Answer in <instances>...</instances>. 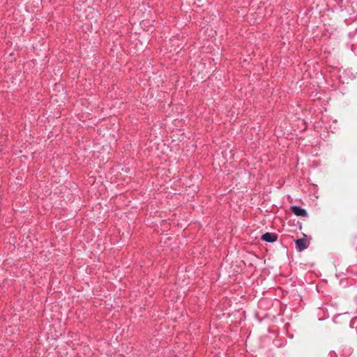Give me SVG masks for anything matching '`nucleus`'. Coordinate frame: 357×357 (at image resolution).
I'll list each match as a JSON object with an SVG mask.
<instances>
[{"mask_svg":"<svg viewBox=\"0 0 357 357\" xmlns=\"http://www.w3.org/2000/svg\"><path fill=\"white\" fill-rule=\"evenodd\" d=\"M299 229H301V224L299 223Z\"/></svg>","mask_w":357,"mask_h":357,"instance_id":"nucleus-6","label":"nucleus"},{"mask_svg":"<svg viewBox=\"0 0 357 357\" xmlns=\"http://www.w3.org/2000/svg\"><path fill=\"white\" fill-rule=\"evenodd\" d=\"M349 3H351V6H352V5H353L354 2H348V5H349Z\"/></svg>","mask_w":357,"mask_h":357,"instance_id":"nucleus-5","label":"nucleus"},{"mask_svg":"<svg viewBox=\"0 0 357 357\" xmlns=\"http://www.w3.org/2000/svg\"><path fill=\"white\" fill-rule=\"evenodd\" d=\"M304 238H298L294 241L296 249L298 252H302L307 249L310 245V241L306 239L307 236L303 234Z\"/></svg>","mask_w":357,"mask_h":357,"instance_id":"nucleus-1","label":"nucleus"},{"mask_svg":"<svg viewBox=\"0 0 357 357\" xmlns=\"http://www.w3.org/2000/svg\"><path fill=\"white\" fill-rule=\"evenodd\" d=\"M356 323V319H352L351 321H350V325L352 328L354 327V324Z\"/></svg>","mask_w":357,"mask_h":357,"instance_id":"nucleus-4","label":"nucleus"},{"mask_svg":"<svg viewBox=\"0 0 357 357\" xmlns=\"http://www.w3.org/2000/svg\"><path fill=\"white\" fill-rule=\"evenodd\" d=\"M278 238V235L273 232H266L260 237V240L266 243H274L277 241Z\"/></svg>","mask_w":357,"mask_h":357,"instance_id":"nucleus-2","label":"nucleus"},{"mask_svg":"<svg viewBox=\"0 0 357 357\" xmlns=\"http://www.w3.org/2000/svg\"><path fill=\"white\" fill-rule=\"evenodd\" d=\"M290 211L292 213L298 217L305 218L308 215L307 211L300 206H291Z\"/></svg>","mask_w":357,"mask_h":357,"instance_id":"nucleus-3","label":"nucleus"}]
</instances>
